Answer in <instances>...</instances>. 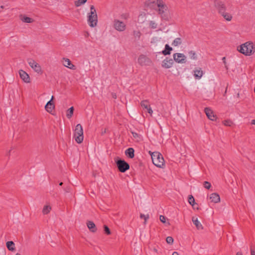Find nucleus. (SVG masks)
<instances>
[{"mask_svg":"<svg viewBox=\"0 0 255 255\" xmlns=\"http://www.w3.org/2000/svg\"><path fill=\"white\" fill-rule=\"evenodd\" d=\"M237 50L246 56H251L255 52V45L252 42L248 41L238 46Z\"/></svg>","mask_w":255,"mask_h":255,"instance_id":"f257e3e1","label":"nucleus"},{"mask_svg":"<svg viewBox=\"0 0 255 255\" xmlns=\"http://www.w3.org/2000/svg\"><path fill=\"white\" fill-rule=\"evenodd\" d=\"M87 22L91 27H94L97 25L98 15L96 10L93 5L90 6V11L87 14Z\"/></svg>","mask_w":255,"mask_h":255,"instance_id":"f03ea898","label":"nucleus"},{"mask_svg":"<svg viewBox=\"0 0 255 255\" xmlns=\"http://www.w3.org/2000/svg\"><path fill=\"white\" fill-rule=\"evenodd\" d=\"M156 11L162 19L165 20L168 19V7L163 0H162L161 2H159V4L156 9Z\"/></svg>","mask_w":255,"mask_h":255,"instance_id":"7ed1b4c3","label":"nucleus"},{"mask_svg":"<svg viewBox=\"0 0 255 255\" xmlns=\"http://www.w3.org/2000/svg\"><path fill=\"white\" fill-rule=\"evenodd\" d=\"M153 163L157 167L161 168L164 164V160L162 154L158 152H153L151 154Z\"/></svg>","mask_w":255,"mask_h":255,"instance_id":"20e7f679","label":"nucleus"},{"mask_svg":"<svg viewBox=\"0 0 255 255\" xmlns=\"http://www.w3.org/2000/svg\"><path fill=\"white\" fill-rule=\"evenodd\" d=\"M74 137L78 143L83 142L84 139L83 128L80 124L76 125L74 131Z\"/></svg>","mask_w":255,"mask_h":255,"instance_id":"39448f33","label":"nucleus"},{"mask_svg":"<svg viewBox=\"0 0 255 255\" xmlns=\"http://www.w3.org/2000/svg\"><path fill=\"white\" fill-rule=\"evenodd\" d=\"M214 5L219 14L227 10V6L224 1L221 0H214Z\"/></svg>","mask_w":255,"mask_h":255,"instance_id":"423d86ee","label":"nucleus"},{"mask_svg":"<svg viewBox=\"0 0 255 255\" xmlns=\"http://www.w3.org/2000/svg\"><path fill=\"white\" fill-rule=\"evenodd\" d=\"M113 27L118 31L123 32L126 29L127 25L123 21L115 19L113 21Z\"/></svg>","mask_w":255,"mask_h":255,"instance_id":"0eeeda50","label":"nucleus"},{"mask_svg":"<svg viewBox=\"0 0 255 255\" xmlns=\"http://www.w3.org/2000/svg\"><path fill=\"white\" fill-rule=\"evenodd\" d=\"M119 170L122 173L125 172L129 169V165L124 160L120 159L116 161Z\"/></svg>","mask_w":255,"mask_h":255,"instance_id":"6e6552de","label":"nucleus"},{"mask_svg":"<svg viewBox=\"0 0 255 255\" xmlns=\"http://www.w3.org/2000/svg\"><path fill=\"white\" fill-rule=\"evenodd\" d=\"M29 65L30 67L38 74L42 73V70L40 65L37 63L35 60L30 59L28 61Z\"/></svg>","mask_w":255,"mask_h":255,"instance_id":"1a4fd4ad","label":"nucleus"},{"mask_svg":"<svg viewBox=\"0 0 255 255\" xmlns=\"http://www.w3.org/2000/svg\"><path fill=\"white\" fill-rule=\"evenodd\" d=\"M174 60L178 63H185L186 56L183 53H176L173 55Z\"/></svg>","mask_w":255,"mask_h":255,"instance_id":"9d476101","label":"nucleus"},{"mask_svg":"<svg viewBox=\"0 0 255 255\" xmlns=\"http://www.w3.org/2000/svg\"><path fill=\"white\" fill-rule=\"evenodd\" d=\"M161 1L162 0H148L146 2V4L149 8L156 10V9L159 4V2H161Z\"/></svg>","mask_w":255,"mask_h":255,"instance_id":"9b49d317","label":"nucleus"},{"mask_svg":"<svg viewBox=\"0 0 255 255\" xmlns=\"http://www.w3.org/2000/svg\"><path fill=\"white\" fill-rule=\"evenodd\" d=\"M173 63L174 62L172 59L166 58L163 60L161 66L163 68L168 69L173 66Z\"/></svg>","mask_w":255,"mask_h":255,"instance_id":"f8f14e48","label":"nucleus"},{"mask_svg":"<svg viewBox=\"0 0 255 255\" xmlns=\"http://www.w3.org/2000/svg\"><path fill=\"white\" fill-rule=\"evenodd\" d=\"M205 113L208 118L211 121H215L216 120V116L214 114L213 111L209 108H205L204 109Z\"/></svg>","mask_w":255,"mask_h":255,"instance_id":"ddd939ff","label":"nucleus"},{"mask_svg":"<svg viewBox=\"0 0 255 255\" xmlns=\"http://www.w3.org/2000/svg\"><path fill=\"white\" fill-rule=\"evenodd\" d=\"M62 64L66 67H67L70 69L75 70L76 69L75 66L73 64L68 58H63L62 60Z\"/></svg>","mask_w":255,"mask_h":255,"instance_id":"4468645a","label":"nucleus"},{"mask_svg":"<svg viewBox=\"0 0 255 255\" xmlns=\"http://www.w3.org/2000/svg\"><path fill=\"white\" fill-rule=\"evenodd\" d=\"M137 62L141 66H144L148 65V63L150 62L149 58L143 55H140L138 59Z\"/></svg>","mask_w":255,"mask_h":255,"instance_id":"2eb2a0df","label":"nucleus"},{"mask_svg":"<svg viewBox=\"0 0 255 255\" xmlns=\"http://www.w3.org/2000/svg\"><path fill=\"white\" fill-rule=\"evenodd\" d=\"M19 74L20 78L25 83H28L30 82V79L28 74L22 70L19 71Z\"/></svg>","mask_w":255,"mask_h":255,"instance_id":"dca6fc26","label":"nucleus"},{"mask_svg":"<svg viewBox=\"0 0 255 255\" xmlns=\"http://www.w3.org/2000/svg\"><path fill=\"white\" fill-rule=\"evenodd\" d=\"M53 98L54 97L52 96L51 100L47 103V104H46V105L45 106V110L49 113H51L52 111L54 110V109L55 108L54 105L53 103L52 102Z\"/></svg>","mask_w":255,"mask_h":255,"instance_id":"f3484780","label":"nucleus"},{"mask_svg":"<svg viewBox=\"0 0 255 255\" xmlns=\"http://www.w3.org/2000/svg\"><path fill=\"white\" fill-rule=\"evenodd\" d=\"M219 15L222 16L224 19L227 21H231L233 19L232 14L227 12V10H225Z\"/></svg>","mask_w":255,"mask_h":255,"instance_id":"a211bd4d","label":"nucleus"},{"mask_svg":"<svg viewBox=\"0 0 255 255\" xmlns=\"http://www.w3.org/2000/svg\"><path fill=\"white\" fill-rule=\"evenodd\" d=\"M203 75V72L201 68H196L193 71V75L196 79H200Z\"/></svg>","mask_w":255,"mask_h":255,"instance_id":"6ab92c4d","label":"nucleus"},{"mask_svg":"<svg viewBox=\"0 0 255 255\" xmlns=\"http://www.w3.org/2000/svg\"><path fill=\"white\" fill-rule=\"evenodd\" d=\"M210 199L211 201L215 203H217L220 201V197L218 194L216 193H212L210 195Z\"/></svg>","mask_w":255,"mask_h":255,"instance_id":"aec40b11","label":"nucleus"},{"mask_svg":"<svg viewBox=\"0 0 255 255\" xmlns=\"http://www.w3.org/2000/svg\"><path fill=\"white\" fill-rule=\"evenodd\" d=\"M192 222L198 230H202L203 229V226L198 221L197 218L193 217Z\"/></svg>","mask_w":255,"mask_h":255,"instance_id":"412c9836","label":"nucleus"},{"mask_svg":"<svg viewBox=\"0 0 255 255\" xmlns=\"http://www.w3.org/2000/svg\"><path fill=\"white\" fill-rule=\"evenodd\" d=\"M87 225L89 229L92 232H95L97 231V228L96 227V225L94 224V223L92 221H88L87 223Z\"/></svg>","mask_w":255,"mask_h":255,"instance_id":"4be33fe9","label":"nucleus"},{"mask_svg":"<svg viewBox=\"0 0 255 255\" xmlns=\"http://www.w3.org/2000/svg\"><path fill=\"white\" fill-rule=\"evenodd\" d=\"M134 150L133 148H128L126 150L125 154L128 157L132 158L134 156Z\"/></svg>","mask_w":255,"mask_h":255,"instance_id":"5701e85b","label":"nucleus"},{"mask_svg":"<svg viewBox=\"0 0 255 255\" xmlns=\"http://www.w3.org/2000/svg\"><path fill=\"white\" fill-rule=\"evenodd\" d=\"M172 50V47H170L168 44H166L165 46V49L162 51V53L164 55H169L171 51Z\"/></svg>","mask_w":255,"mask_h":255,"instance_id":"b1692460","label":"nucleus"},{"mask_svg":"<svg viewBox=\"0 0 255 255\" xmlns=\"http://www.w3.org/2000/svg\"><path fill=\"white\" fill-rule=\"evenodd\" d=\"M51 207L49 205H45L44 206L42 212L43 215L48 214L51 211Z\"/></svg>","mask_w":255,"mask_h":255,"instance_id":"393cba45","label":"nucleus"},{"mask_svg":"<svg viewBox=\"0 0 255 255\" xmlns=\"http://www.w3.org/2000/svg\"><path fill=\"white\" fill-rule=\"evenodd\" d=\"M8 250L13 251L14 250V243L12 241H8L6 244Z\"/></svg>","mask_w":255,"mask_h":255,"instance_id":"a878e982","label":"nucleus"},{"mask_svg":"<svg viewBox=\"0 0 255 255\" xmlns=\"http://www.w3.org/2000/svg\"><path fill=\"white\" fill-rule=\"evenodd\" d=\"M182 42L181 39L180 38H175L173 42L172 43V45L174 46H177L180 45Z\"/></svg>","mask_w":255,"mask_h":255,"instance_id":"bb28decb","label":"nucleus"},{"mask_svg":"<svg viewBox=\"0 0 255 255\" xmlns=\"http://www.w3.org/2000/svg\"><path fill=\"white\" fill-rule=\"evenodd\" d=\"M73 112H74V108L73 107H71L67 111L66 116L68 119H70L72 117V116L73 115Z\"/></svg>","mask_w":255,"mask_h":255,"instance_id":"cd10ccee","label":"nucleus"},{"mask_svg":"<svg viewBox=\"0 0 255 255\" xmlns=\"http://www.w3.org/2000/svg\"><path fill=\"white\" fill-rule=\"evenodd\" d=\"M140 105L145 109H147L149 107H150L149 102L147 100L142 101L140 103Z\"/></svg>","mask_w":255,"mask_h":255,"instance_id":"c85d7f7f","label":"nucleus"},{"mask_svg":"<svg viewBox=\"0 0 255 255\" xmlns=\"http://www.w3.org/2000/svg\"><path fill=\"white\" fill-rule=\"evenodd\" d=\"M189 56L190 59L193 60H196L197 59V56L196 52L194 51H190L188 52Z\"/></svg>","mask_w":255,"mask_h":255,"instance_id":"c756f323","label":"nucleus"},{"mask_svg":"<svg viewBox=\"0 0 255 255\" xmlns=\"http://www.w3.org/2000/svg\"><path fill=\"white\" fill-rule=\"evenodd\" d=\"M141 34V32L139 30H134L133 31V35L134 37L137 40L139 39Z\"/></svg>","mask_w":255,"mask_h":255,"instance_id":"7c9ffc66","label":"nucleus"},{"mask_svg":"<svg viewBox=\"0 0 255 255\" xmlns=\"http://www.w3.org/2000/svg\"><path fill=\"white\" fill-rule=\"evenodd\" d=\"M188 202L189 203L192 205V206H194L195 204V199L192 195H189L188 197Z\"/></svg>","mask_w":255,"mask_h":255,"instance_id":"2f4dec72","label":"nucleus"},{"mask_svg":"<svg viewBox=\"0 0 255 255\" xmlns=\"http://www.w3.org/2000/svg\"><path fill=\"white\" fill-rule=\"evenodd\" d=\"M149 25L152 29H155L157 27V24L154 21H150Z\"/></svg>","mask_w":255,"mask_h":255,"instance_id":"473e14b6","label":"nucleus"},{"mask_svg":"<svg viewBox=\"0 0 255 255\" xmlns=\"http://www.w3.org/2000/svg\"><path fill=\"white\" fill-rule=\"evenodd\" d=\"M21 20L25 23H31L33 21L31 18L27 16H24Z\"/></svg>","mask_w":255,"mask_h":255,"instance_id":"72a5a7b5","label":"nucleus"},{"mask_svg":"<svg viewBox=\"0 0 255 255\" xmlns=\"http://www.w3.org/2000/svg\"><path fill=\"white\" fill-rule=\"evenodd\" d=\"M87 1V0H78L75 2L76 6H80L81 5L84 4Z\"/></svg>","mask_w":255,"mask_h":255,"instance_id":"f704fd0d","label":"nucleus"},{"mask_svg":"<svg viewBox=\"0 0 255 255\" xmlns=\"http://www.w3.org/2000/svg\"><path fill=\"white\" fill-rule=\"evenodd\" d=\"M204 186L206 189H209L211 187V184L208 181L204 182Z\"/></svg>","mask_w":255,"mask_h":255,"instance_id":"c9c22d12","label":"nucleus"},{"mask_svg":"<svg viewBox=\"0 0 255 255\" xmlns=\"http://www.w3.org/2000/svg\"><path fill=\"white\" fill-rule=\"evenodd\" d=\"M166 241L168 244H172L173 243V239L171 237H167Z\"/></svg>","mask_w":255,"mask_h":255,"instance_id":"e433bc0d","label":"nucleus"},{"mask_svg":"<svg viewBox=\"0 0 255 255\" xmlns=\"http://www.w3.org/2000/svg\"><path fill=\"white\" fill-rule=\"evenodd\" d=\"M140 217L141 219H143L144 220V224H145L147 220L149 218V215H144V214H140Z\"/></svg>","mask_w":255,"mask_h":255,"instance_id":"4c0bfd02","label":"nucleus"},{"mask_svg":"<svg viewBox=\"0 0 255 255\" xmlns=\"http://www.w3.org/2000/svg\"><path fill=\"white\" fill-rule=\"evenodd\" d=\"M224 125L226 126H231L233 125V123L230 120H226L224 122Z\"/></svg>","mask_w":255,"mask_h":255,"instance_id":"58836bf2","label":"nucleus"},{"mask_svg":"<svg viewBox=\"0 0 255 255\" xmlns=\"http://www.w3.org/2000/svg\"><path fill=\"white\" fill-rule=\"evenodd\" d=\"M131 133L134 138H137V139L140 138V135L139 134H138L137 133L132 131Z\"/></svg>","mask_w":255,"mask_h":255,"instance_id":"ea45409f","label":"nucleus"},{"mask_svg":"<svg viewBox=\"0 0 255 255\" xmlns=\"http://www.w3.org/2000/svg\"><path fill=\"white\" fill-rule=\"evenodd\" d=\"M104 231H105V232L107 235H110L111 234V232H110V230L109 228L106 225L104 226Z\"/></svg>","mask_w":255,"mask_h":255,"instance_id":"a19ab883","label":"nucleus"},{"mask_svg":"<svg viewBox=\"0 0 255 255\" xmlns=\"http://www.w3.org/2000/svg\"><path fill=\"white\" fill-rule=\"evenodd\" d=\"M159 219L162 223H165L166 222V218L163 215H160L159 216Z\"/></svg>","mask_w":255,"mask_h":255,"instance_id":"79ce46f5","label":"nucleus"},{"mask_svg":"<svg viewBox=\"0 0 255 255\" xmlns=\"http://www.w3.org/2000/svg\"><path fill=\"white\" fill-rule=\"evenodd\" d=\"M146 110H147L148 113L150 114V115L152 116V113H153V111L151 109L150 106Z\"/></svg>","mask_w":255,"mask_h":255,"instance_id":"37998d69","label":"nucleus"},{"mask_svg":"<svg viewBox=\"0 0 255 255\" xmlns=\"http://www.w3.org/2000/svg\"><path fill=\"white\" fill-rule=\"evenodd\" d=\"M222 60L223 61V63H224L225 65V67L227 69H228V68L227 67V66L226 65V57H223L222 58Z\"/></svg>","mask_w":255,"mask_h":255,"instance_id":"c03bdc74","label":"nucleus"},{"mask_svg":"<svg viewBox=\"0 0 255 255\" xmlns=\"http://www.w3.org/2000/svg\"><path fill=\"white\" fill-rule=\"evenodd\" d=\"M251 255H255V251L252 249L251 250Z\"/></svg>","mask_w":255,"mask_h":255,"instance_id":"a18cd8bd","label":"nucleus"},{"mask_svg":"<svg viewBox=\"0 0 255 255\" xmlns=\"http://www.w3.org/2000/svg\"><path fill=\"white\" fill-rule=\"evenodd\" d=\"M236 255H243V254L242 252H238L236 253Z\"/></svg>","mask_w":255,"mask_h":255,"instance_id":"49530a36","label":"nucleus"},{"mask_svg":"<svg viewBox=\"0 0 255 255\" xmlns=\"http://www.w3.org/2000/svg\"><path fill=\"white\" fill-rule=\"evenodd\" d=\"M172 255H179V254L177 252H174Z\"/></svg>","mask_w":255,"mask_h":255,"instance_id":"de8ad7c7","label":"nucleus"},{"mask_svg":"<svg viewBox=\"0 0 255 255\" xmlns=\"http://www.w3.org/2000/svg\"><path fill=\"white\" fill-rule=\"evenodd\" d=\"M251 124H253V125H255V120H252V122H251Z\"/></svg>","mask_w":255,"mask_h":255,"instance_id":"09e8293b","label":"nucleus"},{"mask_svg":"<svg viewBox=\"0 0 255 255\" xmlns=\"http://www.w3.org/2000/svg\"><path fill=\"white\" fill-rule=\"evenodd\" d=\"M154 251L156 253H157V250L156 249H154Z\"/></svg>","mask_w":255,"mask_h":255,"instance_id":"8fccbe9b","label":"nucleus"},{"mask_svg":"<svg viewBox=\"0 0 255 255\" xmlns=\"http://www.w3.org/2000/svg\"><path fill=\"white\" fill-rule=\"evenodd\" d=\"M62 184H63V183H62V182H60V183H59V185H60V186H61Z\"/></svg>","mask_w":255,"mask_h":255,"instance_id":"3c124183","label":"nucleus"},{"mask_svg":"<svg viewBox=\"0 0 255 255\" xmlns=\"http://www.w3.org/2000/svg\"><path fill=\"white\" fill-rule=\"evenodd\" d=\"M15 255H20V254L17 253Z\"/></svg>","mask_w":255,"mask_h":255,"instance_id":"603ef678","label":"nucleus"}]
</instances>
